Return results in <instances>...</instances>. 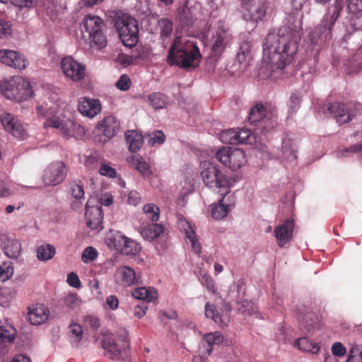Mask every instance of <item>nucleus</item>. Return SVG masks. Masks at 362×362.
<instances>
[{
  "label": "nucleus",
  "mask_w": 362,
  "mask_h": 362,
  "mask_svg": "<svg viewBox=\"0 0 362 362\" xmlns=\"http://www.w3.org/2000/svg\"><path fill=\"white\" fill-rule=\"evenodd\" d=\"M300 38L298 32L288 27L269 33L263 44L264 62L272 67L284 69L293 62Z\"/></svg>",
  "instance_id": "nucleus-1"
},
{
  "label": "nucleus",
  "mask_w": 362,
  "mask_h": 362,
  "mask_svg": "<svg viewBox=\"0 0 362 362\" xmlns=\"http://www.w3.org/2000/svg\"><path fill=\"white\" fill-rule=\"evenodd\" d=\"M65 107L64 103L59 100L58 94L51 93L49 94L48 100L38 103L36 106L37 115L40 117H46L44 123L45 127L57 129L65 138H80L84 134L83 128L78 123L66 117H57L56 114Z\"/></svg>",
  "instance_id": "nucleus-2"
},
{
  "label": "nucleus",
  "mask_w": 362,
  "mask_h": 362,
  "mask_svg": "<svg viewBox=\"0 0 362 362\" xmlns=\"http://www.w3.org/2000/svg\"><path fill=\"white\" fill-rule=\"evenodd\" d=\"M201 59L199 49L194 40L188 36L177 37L171 45L167 57L168 64L182 68H194Z\"/></svg>",
  "instance_id": "nucleus-3"
},
{
  "label": "nucleus",
  "mask_w": 362,
  "mask_h": 362,
  "mask_svg": "<svg viewBox=\"0 0 362 362\" xmlns=\"http://www.w3.org/2000/svg\"><path fill=\"white\" fill-rule=\"evenodd\" d=\"M201 177L207 187L216 189L219 194L230 190L232 181L216 165L204 161L201 163Z\"/></svg>",
  "instance_id": "nucleus-4"
},
{
  "label": "nucleus",
  "mask_w": 362,
  "mask_h": 362,
  "mask_svg": "<svg viewBox=\"0 0 362 362\" xmlns=\"http://www.w3.org/2000/svg\"><path fill=\"white\" fill-rule=\"evenodd\" d=\"M0 93L11 100L21 102L30 98L33 90L27 79L15 76L10 80L0 81Z\"/></svg>",
  "instance_id": "nucleus-5"
},
{
  "label": "nucleus",
  "mask_w": 362,
  "mask_h": 362,
  "mask_svg": "<svg viewBox=\"0 0 362 362\" xmlns=\"http://www.w3.org/2000/svg\"><path fill=\"white\" fill-rule=\"evenodd\" d=\"M115 25L118 32L119 37L123 45L126 47H133L139 38L138 23L135 18L127 14L117 15Z\"/></svg>",
  "instance_id": "nucleus-6"
},
{
  "label": "nucleus",
  "mask_w": 362,
  "mask_h": 362,
  "mask_svg": "<svg viewBox=\"0 0 362 362\" xmlns=\"http://www.w3.org/2000/svg\"><path fill=\"white\" fill-rule=\"evenodd\" d=\"M82 25L88 34V40L93 48L101 49L106 45V37L103 32L104 23L101 18L87 15L83 19Z\"/></svg>",
  "instance_id": "nucleus-7"
},
{
  "label": "nucleus",
  "mask_w": 362,
  "mask_h": 362,
  "mask_svg": "<svg viewBox=\"0 0 362 362\" xmlns=\"http://www.w3.org/2000/svg\"><path fill=\"white\" fill-rule=\"evenodd\" d=\"M233 40V34L228 25L224 21H219L211 39L213 55L220 57L227 48L230 47Z\"/></svg>",
  "instance_id": "nucleus-8"
},
{
  "label": "nucleus",
  "mask_w": 362,
  "mask_h": 362,
  "mask_svg": "<svg viewBox=\"0 0 362 362\" xmlns=\"http://www.w3.org/2000/svg\"><path fill=\"white\" fill-rule=\"evenodd\" d=\"M128 346L126 331H122L121 337L117 339L112 334H107L103 337V347L105 349V354L111 359L117 360L122 358Z\"/></svg>",
  "instance_id": "nucleus-9"
},
{
  "label": "nucleus",
  "mask_w": 362,
  "mask_h": 362,
  "mask_svg": "<svg viewBox=\"0 0 362 362\" xmlns=\"http://www.w3.org/2000/svg\"><path fill=\"white\" fill-rule=\"evenodd\" d=\"M107 245L109 247L124 255L135 256L141 250L140 244L119 231L115 232L111 235L108 239Z\"/></svg>",
  "instance_id": "nucleus-10"
},
{
  "label": "nucleus",
  "mask_w": 362,
  "mask_h": 362,
  "mask_svg": "<svg viewBox=\"0 0 362 362\" xmlns=\"http://www.w3.org/2000/svg\"><path fill=\"white\" fill-rule=\"evenodd\" d=\"M216 158L233 170L240 169L246 163L245 153L239 148L223 147L216 151Z\"/></svg>",
  "instance_id": "nucleus-11"
},
{
  "label": "nucleus",
  "mask_w": 362,
  "mask_h": 362,
  "mask_svg": "<svg viewBox=\"0 0 362 362\" xmlns=\"http://www.w3.org/2000/svg\"><path fill=\"white\" fill-rule=\"evenodd\" d=\"M343 0H335L334 4L328 7L327 13L324 16L315 33L319 35H325V39L330 37L331 30L343 8Z\"/></svg>",
  "instance_id": "nucleus-12"
},
{
  "label": "nucleus",
  "mask_w": 362,
  "mask_h": 362,
  "mask_svg": "<svg viewBox=\"0 0 362 362\" xmlns=\"http://www.w3.org/2000/svg\"><path fill=\"white\" fill-rule=\"evenodd\" d=\"M328 110L336 117L337 122L342 124L349 122L357 114L362 113V105L358 103H333Z\"/></svg>",
  "instance_id": "nucleus-13"
},
{
  "label": "nucleus",
  "mask_w": 362,
  "mask_h": 362,
  "mask_svg": "<svg viewBox=\"0 0 362 362\" xmlns=\"http://www.w3.org/2000/svg\"><path fill=\"white\" fill-rule=\"evenodd\" d=\"M243 17L246 21L257 23L262 21L267 12L265 0H240Z\"/></svg>",
  "instance_id": "nucleus-14"
},
{
  "label": "nucleus",
  "mask_w": 362,
  "mask_h": 362,
  "mask_svg": "<svg viewBox=\"0 0 362 362\" xmlns=\"http://www.w3.org/2000/svg\"><path fill=\"white\" fill-rule=\"evenodd\" d=\"M66 173L67 168L64 163L54 162L45 169L42 181L45 185L56 186L64 180Z\"/></svg>",
  "instance_id": "nucleus-15"
},
{
  "label": "nucleus",
  "mask_w": 362,
  "mask_h": 362,
  "mask_svg": "<svg viewBox=\"0 0 362 362\" xmlns=\"http://www.w3.org/2000/svg\"><path fill=\"white\" fill-rule=\"evenodd\" d=\"M223 334L218 332H211L203 335L198 349V356L203 361L211 354L214 346H218L224 341Z\"/></svg>",
  "instance_id": "nucleus-16"
},
{
  "label": "nucleus",
  "mask_w": 362,
  "mask_h": 362,
  "mask_svg": "<svg viewBox=\"0 0 362 362\" xmlns=\"http://www.w3.org/2000/svg\"><path fill=\"white\" fill-rule=\"evenodd\" d=\"M86 217L88 228L92 230L102 229L103 215L102 209L98 204V198L96 197H91L88 199L86 206Z\"/></svg>",
  "instance_id": "nucleus-17"
},
{
  "label": "nucleus",
  "mask_w": 362,
  "mask_h": 362,
  "mask_svg": "<svg viewBox=\"0 0 362 362\" xmlns=\"http://www.w3.org/2000/svg\"><path fill=\"white\" fill-rule=\"evenodd\" d=\"M119 127V124L113 116L105 117L95 128V139L100 143H105L113 137Z\"/></svg>",
  "instance_id": "nucleus-18"
},
{
  "label": "nucleus",
  "mask_w": 362,
  "mask_h": 362,
  "mask_svg": "<svg viewBox=\"0 0 362 362\" xmlns=\"http://www.w3.org/2000/svg\"><path fill=\"white\" fill-rule=\"evenodd\" d=\"M61 69L66 78L78 82L85 77V66L71 57H64L61 61Z\"/></svg>",
  "instance_id": "nucleus-19"
},
{
  "label": "nucleus",
  "mask_w": 362,
  "mask_h": 362,
  "mask_svg": "<svg viewBox=\"0 0 362 362\" xmlns=\"http://www.w3.org/2000/svg\"><path fill=\"white\" fill-rule=\"evenodd\" d=\"M0 62L20 71L25 69L28 65V62L23 55L7 49H0Z\"/></svg>",
  "instance_id": "nucleus-20"
},
{
  "label": "nucleus",
  "mask_w": 362,
  "mask_h": 362,
  "mask_svg": "<svg viewBox=\"0 0 362 362\" xmlns=\"http://www.w3.org/2000/svg\"><path fill=\"white\" fill-rule=\"evenodd\" d=\"M141 278L140 272H136L128 266L119 267L115 274V281L123 287H129L139 284Z\"/></svg>",
  "instance_id": "nucleus-21"
},
{
  "label": "nucleus",
  "mask_w": 362,
  "mask_h": 362,
  "mask_svg": "<svg viewBox=\"0 0 362 362\" xmlns=\"http://www.w3.org/2000/svg\"><path fill=\"white\" fill-rule=\"evenodd\" d=\"M231 307L230 304L224 303L221 308V313H219L216 307L209 303L205 304V315L207 318L213 320V321L220 327L226 326L230 322V313Z\"/></svg>",
  "instance_id": "nucleus-22"
},
{
  "label": "nucleus",
  "mask_w": 362,
  "mask_h": 362,
  "mask_svg": "<svg viewBox=\"0 0 362 362\" xmlns=\"http://www.w3.org/2000/svg\"><path fill=\"white\" fill-rule=\"evenodd\" d=\"M220 194L222 198L211 208V216L216 220L225 218L235 205L234 194L231 190L226 194Z\"/></svg>",
  "instance_id": "nucleus-23"
},
{
  "label": "nucleus",
  "mask_w": 362,
  "mask_h": 362,
  "mask_svg": "<svg viewBox=\"0 0 362 362\" xmlns=\"http://www.w3.org/2000/svg\"><path fill=\"white\" fill-rule=\"evenodd\" d=\"M78 110L83 117L92 119L100 113L102 105L98 99L83 97L78 100Z\"/></svg>",
  "instance_id": "nucleus-24"
},
{
  "label": "nucleus",
  "mask_w": 362,
  "mask_h": 362,
  "mask_svg": "<svg viewBox=\"0 0 362 362\" xmlns=\"http://www.w3.org/2000/svg\"><path fill=\"white\" fill-rule=\"evenodd\" d=\"M200 11L201 6L199 4L183 5L177 9L179 21L185 26H191L199 18Z\"/></svg>",
  "instance_id": "nucleus-25"
},
{
  "label": "nucleus",
  "mask_w": 362,
  "mask_h": 362,
  "mask_svg": "<svg viewBox=\"0 0 362 362\" xmlns=\"http://www.w3.org/2000/svg\"><path fill=\"white\" fill-rule=\"evenodd\" d=\"M293 228V221L290 219L286 220L281 224L274 228V236L279 247H283L291 241Z\"/></svg>",
  "instance_id": "nucleus-26"
},
{
  "label": "nucleus",
  "mask_w": 362,
  "mask_h": 362,
  "mask_svg": "<svg viewBox=\"0 0 362 362\" xmlns=\"http://www.w3.org/2000/svg\"><path fill=\"white\" fill-rule=\"evenodd\" d=\"M179 226L181 230L185 231L186 243H190L194 252L199 255L201 253L202 246L194 226L185 218H180L179 220Z\"/></svg>",
  "instance_id": "nucleus-27"
},
{
  "label": "nucleus",
  "mask_w": 362,
  "mask_h": 362,
  "mask_svg": "<svg viewBox=\"0 0 362 362\" xmlns=\"http://www.w3.org/2000/svg\"><path fill=\"white\" fill-rule=\"evenodd\" d=\"M237 310L239 313L244 316L245 320L251 323H254L255 320L264 318L257 305L252 301L243 300L238 302Z\"/></svg>",
  "instance_id": "nucleus-28"
},
{
  "label": "nucleus",
  "mask_w": 362,
  "mask_h": 362,
  "mask_svg": "<svg viewBox=\"0 0 362 362\" xmlns=\"http://www.w3.org/2000/svg\"><path fill=\"white\" fill-rule=\"evenodd\" d=\"M131 168L136 169L144 178L151 179L153 176L151 165L141 156H132L126 159Z\"/></svg>",
  "instance_id": "nucleus-29"
},
{
  "label": "nucleus",
  "mask_w": 362,
  "mask_h": 362,
  "mask_svg": "<svg viewBox=\"0 0 362 362\" xmlns=\"http://www.w3.org/2000/svg\"><path fill=\"white\" fill-rule=\"evenodd\" d=\"M49 315L48 308L42 304H35L29 307L28 319L30 324L39 325L45 323Z\"/></svg>",
  "instance_id": "nucleus-30"
},
{
  "label": "nucleus",
  "mask_w": 362,
  "mask_h": 362,
  "mask_svg": "<svg viewBox=\"0 0 362 362\" xmlns=\"http://www.w3.org/2000/svg\"><path fill=\"white\" fill-rule=\"evenodd\" d=\"M1 240V247L8 258L16 259L20 256L21 244L18 240L8 235H2Z\"/></svg>",
  "instance_id": "nucleus-31"
},
{
  "label": "nucleus",
  "mask_w": 362,
  "mask_h": 362,
  "mask_svg": "<svg viewBox=\"0 0 362 362\" xmlns=\"http://www.w3.org/2000/svg\"><path fill=\"white\" fill-rule=\"evenodd\" d=\"M296 144L291 139L284 137L281 146V158L288 162L293 163L296 160Z\"/></svg>",
  "instance_id": "nucleus-32"
},
{
  "label": "nucleus",
  "mask_w": 362,
  "mask_h": 362,
  "mask_svg": "<svg viewBox=\"0 0 362 362\" xmlns=\"http://www.w3.org/2000/svg\"><path fill=\"white\" fill-rule=\"evenodd\" d=\"M16 335L14 327L6 320H0V342L11 344Z\"/></svg>",
  "instance_id": "nucleus-33"
},
{
  "label": "nucleus",
  "mask_w": 362,
  "mask_h": 362,
  "mask_svg": "<svg viewBox=\"0 0 362 362\" xmlns=\"http://www.w3.org/2000/svg\"><path fill=\"white\" fill-rule=\"evenodd\" d=\"M125 139L129 150L132 153L138 151L144 143L142 135L135 130L127 131L125 133Z\"/></svg>",
  "instance_id": "nucleus-34"
},
{
  "label": "nucleus",
  "mask_w": 362,
  "mask_h": 362,
  "mask_svg": "<svg viewBox=\"0 0 362 362\" xmlns=\"http://www.w3.org/2000/svg\"><path fill=\"white\" fill-rule=\"evenodd\" d=\"M132 295L136 299L143 300L146 302H152L157 299L158 297L156 288L145 286L134 289L132 291Z\"/></svg>",
  "instance_id": "nucleus-35"
},
{
  "label": "nucleus",
  "mask_w": 362,
  "mask_h": 362,
  "mask_svg": "<svg viewBox=\"0 0 362 362\" xmlns=\"http://www.w3.org/2000/svg\"><path fill=\"white\" fill-rule=\"evenodd\" d=\"M164 232L163 226L158 223H152L140 228L141 235L147 240H153Z\"/></svg>",
  "instance_id": "nucleus-36"
},
{
  "label": "nucleus",
  "mask_w": 362,
  "mask_h": 362,
  "mask_svg": "<svg viewBox=\"0 0 362 362\" xmlns=\"http://www.w3.org/2000/svg\"><path fill=\"white\" fill-rule=\"evenodd\" d=\"M294 346L303 352L313 354H317L320 351V345L307 337L299 338L295 341Z\"/></svg>",
  "instance_id": "nucleus-37"
},
{
  "label": "nucleus",
  "mask_w": 362,
  "mask_h": 362,
  "mask_svg": "<svg viewBox=\"0 0 362 362\" xmlns=\"http://www.w3.org/2000/svg\"><path fill=\"white\" fill-rule=\"evenodd\" d=\"M55 253V247L50 244L41 245L36 249V257L40 262H47L52 259Z\"/></svg>",
  "instance_id": "nucleus-38"
},
{
  "label": "nucleus",
  "mask_w": 362,
  "mask_h": 362,
  "mask_svg": "<svg viewBox=\"0 0 362 362\" xmlns=\"http://www.w3.org/2000/svg\"><path fill=\"white\" fill-rule=\"evenodd\" d=\"M266 108L262 105H256L253 107L250 113L249 121L252 124L267 119Z\"/></svg>",
  "instance_id": "nucleus-39"
},
{
  "label": "nucleus",
  "mask_w": 362,
  "mask_h": 362,
  "mask_svg": "<svg viewBox=\"0 0 362 362\" xmlns=\"http://www.w3.org/2000/svg\"><path fill=\"white\" fill-rule=\"evenodd\" d=\"M148 100L151 105L155 109H160L165 107L168 103V98L160 93H156L148 96Z\"/></svg>",
  "instance_id": "nucleus-40"
},
{
  "label": "nucleus",
  "mask_w": 362,
  "mask_h": 362,
  "mask_svg": "<svg viewBox=\"0 0 362 362\" xmlns=\"http://www.w3.org/2000/svg\"><path fill=\"white\" fill-rule=\"evenodd\" d=\"M143 212L146 216V218L151 222H156L158 221L160 217V209L154 204L149 203L146 204L143 207Z\"/></svg>",
  "instance_id": "nucleus-41"
},
{
  "label": "nucleus",
  "mask_w": 362,
  "mask_h": 362,
  "mask_svg": "<svg viewBox=\"0 0 362 362\" xmlns=\"http://www.w3.org/2000/svg\"><path fill=\"white\" fill-rule=\"evenodd\" d=\"M0 120L7 132H9L11 128H14V125L19 122L13 115L4 110L0 111Z\"/></svg>",
  "instance_id": "nucleus-42"
},
{
  "label": "nucleus",
  "mask_w": 362,
  "mask_h": 362,
  "mask_svg": "<svg viewBox=\"0 0 362 362\" xmlns=\"http://www.w3.org/2000/svg\"><path fill=\"white\" fill-rule=\"evenodd\" d=\"M237 144H252L256 142V137L248 129H240L237 132Z\"/></svg>",
  "instance_id": "nucleus-43"
},
{
  "label": "nucleus",
  "mask_w": 362,
  "mask_h": 362,
  "mask_svg": "<svg viewBox=\"0 0 362 362\" xmlns=\"http://www.w3.org/2000/svg\"><path fill=\"white\" fill-rule=\"evenodd\" d=\"M69 332L71 343L78 346L83 337V329L80 325L72 323L69 325Z\"/></svg>",
  "instance_id": "nucleus-44"
},
{
  "label": "nucleus",
  "mask_w": 362,
  "mask_h": 362,
  "mask_svg": "<svg viewBox=\"0 0 362 362\" xmlns=\"http://www.w3.org/2000/svg\"><path fill=\"white\" fill-rule=\"evenodd\" d=\"M158 27L162 37L170 36L173 31V23L168 18H161L158 22Z\"/></svg>",
  "instance_id": "nucleus-45"
},
{
  "label": "nucleus",
  "mask_w": 362,
  "mask_h": 362,
  "mask_svg": "<svg viewBox=\"0 0 362 362\" xmlns=\"http://www.w3.org/2000/svg\"><path fill=\"white\" fill-rule=\"evenodd\" d=\"M237 131L230 129L221 132L219 134L220 140L224 144H237Z\"/></svg>",
  "instance_id": "nucleus-46"
},
{
  "label": "nucleus",
  "mask_w": 362,
  "mask_h": 362,
  "mask_svg": "<svg viewBox=\"0 0 362 362\" xmlns=\"http://www.w3.org/2000/svg\"><path fill=\"white\" fill-rule=\"evenodd\" d=\"M346 362H362V346L354 344L349 351Z\"/></svg>",
  "instance_id": "nucleus-47"
},
{
  "label": "nucleus",
  "mask_w": 362,
  "mask_h": 362,
  "mask_svg": "<svg viewBox=\"0 0 362 362\" xmlns=\"http://www.w3.org/2000/svg\"><path fill=\"white\" fill-rule=\"evenodd\" d=\"M98 257L97 250L93 247H87L82 252L81 260L86 264L93 262Z\"/></svg>",
  "instance_id": "nucleus-48"
},
{
  "label": "nucleus",
  "mask_w": 362,
  "mask_h": 362,
  "mask_svg": "<svg viewBox=\"0 0 362 362\" xmlns=\"http://www.w3.org/2000/svg\"><path fill=\"white\" fill-rule=\"evenodd\" d=\"M13 33L12 25L10 21L0 18V38L11 36Z\"/></svg>",
  "instance_id": "nucleus-49"
},
{
  "label": "nucleus",
  "mask_w": 362,
  "mask_h": 362,
  "mask_svg": "<svg viewBox=\"0 0 362 362\" xmlns=\"http://www.w3.org/2000/svg\"><path fill=\"white\" fill-rule=\"evenodd\" d=\"M71 194L76 199H83L84 197L83 185L81 181H75L71 185Z\"/></svg>",
  "instance_id": "nucleus-50"
},
{
  "label": "nucleus",
  "mask_w": 362,
  "mask_h": 362,
  "mask_svg": "<svg viewBox=\"0 0 362 362\" xmlns=\"http://www.w3.org/2000/svg\"><path fill=\"white\" fill-rule=\"evenodd\" d=\"M200 281L209 292H216L214 281L207 273L200 274Z\"/></svg>",
  "instance_id": "nucleus-51"
},
{
  "label": "nucleus",
  "mask_w": 362,
  "mask_h": 362,
  "mask_svg": "<svg viewBox=\"0 0 362 362\" xmlns=\"http://www.w3.org/2000/svg\"><path fill=\"white\" fill-rule=\"evenodd\" d=\"M9 132L16 138L18 139H25L28 133L26 129L22 126V124L18 122L16 125H14V128H11L9 130Z\"/></svg>",
  "instance_id": "nucleus-52"
},
{
  "label": "nucleus",
  "mask_w": 362,
  "mask_h": 362,
  "mask_svg": "<svg viewBox=\"0 0 362 362\" xmlns=\"http://www.w3.org/2000/svg\"><path fill=\"white\" fill-rule=\"evenodd\" d=\"M347 7L351 13L361 14L362 13V0H349Z\"/></svg>",
  "instance_id": "nucleus-53"
},
{
  "label": "nucleus",
  "mask_w": 362,
  "mask_h": 362,
  "mask_svg": "<svg viewBox=\"0 0 362 362\" xmlns=\"http://www.w3.org/2000/svg\"><path fill=\"white\" fill-rule=\"evenodd\" d=\"M10 1L13 6L18 8H30L33 6L35 0H0V2L6 4Z\"/></svg>",
  "instance_id": "nucleus-54"
},
{
  "label": "nucleus",
  "mask_w": 362,
  "mask_h": 362,
  "mask_svg": "<svg viewBox=\"0 0 362 362\" xmlns=\"http://www.w3.org/2000/svg\"><path fill=\"white\" fill-rule=\"evenodd\" d=\"M332 356L334 357H342L346 353V347L341 342H335L331 347Z\"/></svg>",
  "instance_id": "nucleus-55"
},
{
  "label": "nucleus",
  "mask_w": 362,
  "mask_h": 362,
  "mask_svg": "<svg viewBox=\"0 0 362 362\" xmlns=\"http://www.w3.org/2000/svg\"><path fill=\"white\" fill-rule=\"evenodd\" d=\"M165 139V134L160 131H156L150 134L148 143L151 145L162 144Z\"/></svg>",
  "instance_id": "nucleus-56"
},
{
  "label": "nucleus",
  "mask_w": 362,
  "mask_h": 362,
  "mask_svg": "<svg viewBox=\"0 0 362 362\" xmlns=\"http://www.w3.org/2000/svg\"><path fill=\"white\" fill-rule=\"evenodd\" d=\"M115 86L119 90L125 91L130 88L131 81L128 76L124 74L120 76Z\"/></svg>",
  "instance_id": "nucleus-57"
},
{
  "label": "nucleus",
  "mask_w": 362,
  "mask_h": 362,
  "mask_svg": "<svg viewBox=\"0 0 362 362\" xmlns=\"http://www.w3.org/2000/svg\"><path fill=\"white\" fill-rule=\"evenodd\" d=\"M99 173L101 175L109 177H115L117 176L116 170L107 163H102Z\"/></svg>",
  "instance_id": "nucleus-58"
},
{
  "label": "nucleus",
  "mask_w": 362,
  "mask_h": 362,
  "mask_svg": "<svg viewBox=\"0 0 362 362\" xmlns=\"http://www.w3.org/2000/svg\"><path fill=\"white\" fill-rule=\"evenodd\" d=\"M64 303L71 308H75L80 305L81 300L75 294H69L64 298Z\"/></svg>",
  "instance_id": "nucleus-59"
},
{
  "label": "nucleus",
  "mask_w": 362,
  "mask_h": 362,
  "mask_svg": "<svg viewBox=\"0 0 362 362\" xmlns=\"http://www.w3.org/2000/svg\"><path fill=\"white\" fill-rule=\"evenodd\" d=\"M67 283L70 286L76 288H79L81 285L78 275L74 272H71L68 274Z\"/></svg>",
  "instance_id": "nucleus-60"
},
{
  "label": "nucleus",
  "mask_w": 362,
  "mask_h": 362,
  "mask_svg": "<svg viewBox=\"0 0 362 362\" xmlns=\"http://www.w3.org/2000/svg\"><path fill=\"white\" fill-rule=\"evenodd\" d=\"M141 202L140 194L136 191H131L128 195V203L130 205L136 206Z\"/></svg>",
  "instance_id": "nucleus-61"
},
{
  "label": "nucleus",
  "mask_w": 362,
  "mask_h": 362,
  "mask_svg": "<svg viewBox=\"0 0 362 362\" xmlns=\"http://www.w3.org/2000/svg\"><path fill=\"white\" fill-rule=\"evenodd\" d=\"M13 268L10 266L0 267V278L3 280L9 279L13 275Z\"/></svg>",
  "instance_id": "nucleus-62"
},
{
  "label": "nucleus",
  "mask_w": 362,
  "mask_h": 362,
  "mask_svg": "<svg viewBox=\"0 0 362 362\" xmlns=\"http://www.w3.org/2000/svg\"><path fill=\"white\" fill-rule=\"evenodd\" d=\"M13 194L12 190L8 187V184L0 180V197H4Z\"/></svg>",
  "instance_id": "nucleus-63"
},
{
  "label": "nucleus",
  "mask_w": 362,
  "mask_h": 362,
  "mask_svg": "<svg viewBox=\"0 0 362 362\" xmlns=\"http://www.w3.org/2000/svg\"><path fill=\"white\" fill-rule=\"evenodd\" d=\"M106 303L110 309L116 310L118 308L119 300L115 296L111 295L107 297Z\"/></svg>",
  "instance_id": "nucleus-64"
}]
</instances>
